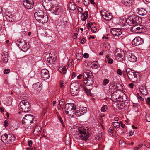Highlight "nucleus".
<instances>
[{
	"label": "nucleus",
	"mask_w": 150,
	"mask_h": 150,
	"mask_svg": "<svg viewBox=\"0 0 150 150\" xmlns=\"http://www.w3.org/2000/svg\"><path fill=\"white\" fill-rule=\"evenodd\" d=\"M22 123L23 127L28 130L30 127H33L37 122L34 116L28 114L25 115L22 120Z\"/></svg>",
	"instance_id": "obj_1"
},
{
	"label": "nucleus",
	"mask_w": 150,
	"mask_h": 150,
	"mask_svg": "<svg viewBox=\"0 0 150 150\" xmlns=\"http://www.w3.org/2000/svg\"><path fill=\"white\" fill-rule=\"evenodd\" d=\"M91 132L89 129L84 128L83 127H79L77 130H76V132L73 134L74 135L75 134H78L80 138L84 140H87L90 136Z\"/></svg>",
	"instance_id": "obj_2"
},
{
	"label": "nucleus",
	"mask_w": 150,
	"mask_h": 150,
	"mask_svg": "<svg viewBox=\"0 0 150 150\" xmlns=\"http://www.w3.org/2000/svg\"><path fill=\"white\" fill-rule=\"evenodd\" d=\"M83 77L84 83L88 86L92 85L94 82V77L92 72L89 70L84 71Z\"/></svg>",
	"instance_id": "obj_3"
},
{
	"label": "nucleus",
	"mask_w": 150,
	"mask_h": 150,
	"mask_svg": "<svg viewBox=\"0 0 150 150\" xmlns=\"http://www.w3.org/2000/svg\"><path fill=\"white\" fill-rule=\"evenodd\" d=\"M142 21V18L137 16H130L126 20V22L129 25L139 24Z\"/></svg>",
	"instance_id": "obj_4"
},
{
	"label": "nucleus",
	"mask_w": 150,
	"mask_h": 150,
	"mask_svg": "<svg viewBox=\"0 0 150 150\" xmlns=\"http://www.w3.org/2000/svg\"><path fill=\"white\" fill-rule=\"evenodd\" d=\"M126 71L128 78L132 81L135 82L137 80L139 75V72H135L134 70L129 68L127 69Z\"/></svg>",
	"instance_id": "obj_5"
},
{
	"label": "nucleus",
	"mask_w": 150,
	"mask_h": 150,
	"mask_svg": "<svg viewBox=\"0 0 150 150\" xmlns=\"http://www.w3.org/2000/svg\"><path fill=\"white\" fill-rule=\"evenodd\" d=\"M76 107L73 104L67 103L65 106V110L66 114L70 116L74 115Z\"/></svg>",
	"instance_id": "obj_6"
},
{
	"label": "nucleus",
	"mask_w": 150,
	"mask_h": 150,
	"mask_svg": "<svg viewBox=\"0 0 150 150\" xmlns=\"http://www.w3.org/2000/svg\"><path fill=\"white\" fill-rule=\"evenodd\" d=\"M19 108L21 111L24 112H28L30 110L29 103L26 100L21 101L19 104Z\"/></svg>",
	"instance_id": "obj_7"
},
{
	"label": "nucleus",
	"mask_w": 150,
	"mask_h": 150,
	"mask_svg": "<svg viewBox=\"0 0 150 150\" xmlns=\"http://www.w3.org/2000/svg\"><path fill=\"white\" fill-rule=\"evenodd\" d=\"M131 26H132L130 29L132 32L137 33L144 32L145 31V27L143 25L138 24Z\"/></svg>",
	"instance_id": "obj_8"
},
{
	"label": "nucleus",
	"mask_w": 150,
	"mask_h": 150,
	"mask_svg": "<svg viewBox=\"0 0 150 150\" xmlns=\"http://www.w3.org/2000/svg\"><path fill=\"white\" fill-rule=\"evenodd\" d=\"M79 85L76 83H73L70 86V92L72 96L76 95L79 92Z\"/></svg>",
	"instance_id": "obj_9"
},
{
	"label": "nucleus",
	"mask_w": 150,
	"mask_h": 150,
	"mask_svg": "<svg viewBox=\"0 0 150 150\" xmlns=\"http://www.w3.org/2000/svg\"><path fill=\"white\" fill-rule=\"evenodd\" d=\"M29 131L33 132V134L35 136L38 135L40 133L41 131V127L40 126H36V124L34 125L33 127H30V129L28 130Z\"/></svg>",
	"instance_id": "obj_10"
},
{
	"label": "nucleus",
	"mask_w": 150,
	"mask_h": 150,
	"mask_svg": "<svg viewBox=\"0 0 150 150\" xmlns=\"http://www.w3.org/2000/svg\"><path fill=\"white\" fill-rule=\"evenodd\" d=\"M15 17L10 13H6L3 16L4 20L11 22H13L15 21Z\"/></svg>",
	"instance_id": "obj_11"
},
{
	"label": "nucleus",
	"mask_w": 150,
	"mask_h": 150,
	"mask_svg": "<svg viewBox=\"0 0 150 150\" xmlns=\"http://www.w3.org/2000/svg\"><path fill=\"white\" fill-rule=\"evenodd\" d=\"M24 6L28 9H30L33 7L34 3L33 0H23Z\"/></svg>",
	"instance_id": "obj_12"
},
{
	"label": "nucleus",
	"mask_w": 150,
	"mask_h": 150,
	"mask_svg": "<svg viewBox=\"0 0 150 150\" xmlns=\"http://www.w3.org/2000/svg\"><path fill=\"white\" fill-rule=\"evenodd\" d=\"M111 33L114 36L116 37L117 38L122 34V31L120 28H113L111 30Z\"/></svg>",
	"instance_id": "obj_13"
},
{
	"label": "nucleus",
	"mask_w": 150,
	"mask_h": 150,
	"mask_svg": "<svg viewBox=\"0 0 150 150\" xmlns=\"http://www.w3.org/2000/svg\"><path fill=\"white\" fill-rule=\"evenodd\" d=\"M41 76L44 80L48 79L50 77L48 71L46 69H42L41 71Z\"/></svg>",
	"instance_id": "obj_14"
},
{
	"label": "nucleus",
	"mask_w": 150,
	"mask_h": 150,
	"mask_svg": "<svg viewBox=\"0 0 150 150\" xmlns=\"http://www.w3.org/2000/svg\"><path fill=\"white\" fill-rule=\"evenodd\" d=\"M45 14V13L43 11L40 10L35 12L34 13V16L36 20L39 22L40 20V19H41V18L44 16Z\"/></svg>",
	"instance_id": "obj_15"
},
{
	"label": "nucleus",
	"mask_w": 150,
	"mask_h": 150,
	"mask_svg": "<svg viewBox=\"0 0 150 150\" xmlns=\"http://www.w3.org/2000/svg\"><path fill=\"white\" fill-rule=\"evenodd\" d=\"M143 43V40L140 37H138L135 38L132 41V44L134 46H138Z\"/></svg>",
	"instance_id": "obj_16"
},
{
	"label": "nucleus",
	"mask_w": 150,
	"mask_h": 150,
	"mask_svg": "<svg viewBox=\"0 0 150 150\" xmlns=\"http://www.w3.org/2000/svg\"><path fill=\"white\" fill-rule=\"evenodd\" d=\"M45 59L48 63L51 64L53 61H54L56 59L52 56L50 53H46L45 55Z\"/></svg>",
	"instance_id": "obj_17"
},
{
	"label": "nucleus",
	"mask_w": 150,
	"mask_h": 150,
	"mask_svg": "<svg viewBox=\"0 0 150 150\" xmlns=\"http://www.w3.org/2000/svg\"><path fill=\"white\" fill-rule=\"evenodd\" d=\"M102 16L105 20H110L112 18V16L110 14L107 13L103 12H101Z\"/></svg>",
	"instance_id": "obj_18"
},
{
	"label": "nucleus",
	"mask_w": 150,
	"mask_h": 150,
	"mask_svg": "<svg viewBox=\"0 0 150 150\" xmlns=\"http://www.w3.org/2000/svg\"><path fill=\"white\" fill-rule=\"evenodd\" d=\"M15 139V136L13 134H9L7 138V140L6 142V144H10L13 142Z\"/></svg>",
	"instance_id": "obj_19"
},
{
	"label": "nucleus",
	"mask_w": 150,
	"mask_h": 150,
	"mask_svg": "<svg viewBox=\"0 0 150 150\" xmlns=\"http://www.w3.org/2000/svg\"><path fill=\"white\" fill-rule=\"evenodd\" d=\"M137 12L139 15L142 16L146 15L147 13L145 9L142 8H138L137 9Z\"/></svg>",
	"instance_id": "obj_20"
},
{
	"label": "nucleus",
	"mask_w": 150,
	"mask_h": 150,
	"mask_svg": "<svg viewBox=\"0 0 150 150\" xmlns=\"http://www.w3.org/2000/svg\"><path fill=\"white\" fill-rule=\"evenodd\" d=\"M122 4L125 6H130L134 3L133 0H122Z\"/></svg>",
	"instance_id": "obj_21"
},
{
	"label": "nucleus",
	"mask_w": 150,
	"mask_h": 150,
	"mask_svg": "<svg viewBox=\"0 0 150 150\" xmlns=\"http://www.w3.org/2000/svg\"><path fill=\"white\" fill-rule=\"evenodd\" d=\"M48 21V18L47 15L45 13L44 15V16L41 18V19H40L39 23H47Z\"/></svg>",
	"instance_id": "obj_22"
},
{
	"label": "nucleus",
	"mask_w": 150,
	"mask_h": 150,
	"mask_svg": "<svg viewBox=\"0 0 150 150\" xmlns=\"http://www.w3.org/2000/svg\"><path fill=\"white\" fill-rule=\"evenodd\" d=\"M57 25L61 28H64L66 24L63 20H58L57 22Z\"/></svg>",
	"instance_id": "obj_23"
},
{
	"label": "nucleus",
	"mask_w": 150,
	"mask_h": 150,
	"mask_svg": "<svg viewBox=\"0 0 150 150\" xmlns=\"http://www.w3.org/2000/svg\"><path fill=\"white\" fill-rule=\"evenodd\" d=\"M17 44H18V46L20 48H22L23 46L25 45L27 43H26L24 41L22 40H19L17 41Z\"/></svg>",
	"instance_id": "obj_24"
},
{
	"label": "nucleus",
	"mask_w": 150,
	"mask_h": 150,
	"mask_svg": "<svg viewBox=\"0 0 150 150\" xmlns=\"http://www.w3.org/2000/svg\"><path fill=\"white\" fill-rule=\"evenodd\" d=\"M69 8L70 10L74 11L76 9V6L73 2H71L69 4Z\"/></svg>",
	"instance_id": "obj_25"
},
{
	"label": "nucleus",
	"mask_w": 150,
	"mask_h": 150,
	"mask_svg": "<svg viewBox=\"0 0 150 150\" xmlns=\"http://www.w3.org/2000/svg\"><path fill=\"white\" fill-rule=\"evenodd\" d=\"M128 59L129 61L132 62H135L137 60V57L132 54L131 56H128Z\"/></svg>",
	"instance_id": "obj_26"
},
{
	"label": "nucleus",
	"mask_w": 150,
	"mask_h": 150,
	"mask_svg": "<svg viewBox=\"0 0 150 150\" xmlns=\"http://www.w3.org/2000/svg\"><path fill=\"white\" fill-rule=\"evenodd\" d=\"M140 91L142 94L146 95L147 94V91L146 87L144 86H141L139 88Z\"/></svg>",
	"instance_id": "obj_27"
},
{
	"label": "nucleus",
	"mask_w": 150,
	"mask_h": 150,
	"mask_svg": "<svg viewBox=\"0 0 150 150\" xmlns=\"http://www.w3.org/2000/svg\"><path fill=\"white\" fill-rule=\"evenodd\" d=\"M81 108H76V109L75 111L74 114L78 116H80L82 115V112Z\"/></svg>",
	"instance_id": "obj_28"
},
{
	"label": "nucleus",
	"mask_w": 150,
	"mask_h": 150,
	"mask_svg": "<svg viewBox=\"0 0 150 150\" xmlns=\"http://www.w3.org/2000/svg\"><path fill=\"white\" fill-rule=\"evenodd\" d=\"M52 8L53 11V13L54 14L58 15L60 12H61V10L59 9L58 7H57L55 8L53 7Z\"/></svg>",
	"instance_id": "obj_29"
},
{
	"label": "nucleus",
	"mask_w": 150,
	"mask_h": 150,
	"mask_svg": "<svg viewBox=\"0 0 150 150\" xmlns=\"http://www.w3.org/2000/svg\"><path fill=\"white\" fill-rule=\"evenodd\" d=\"M67 69V67L63 66L60 67L59 68V71L63 74H65L66 73Z\"/></svg>",
	"instance_id": "obj_30"
},
{
	"label": "nucleus",
	"mask_w": 150,
	"mask_h": 150,
	"mask_svg": "<svg viewBox=\"0 0 150 150\" xmlns=\"http://www.w3.org/2000/svg\"><path fill=\"white\" fill-rule=\"evenodd\" d=\"M8 136L6 133H5L3 134L1 137V139L2 142L5 143H6V142L7 140V138Z\"/></svg>",
	"instance_id": "obj_31"
},
{
	"label": "nucleus",
	"mask_w": 150,
	"mask_h": 150,
	"mask_svg": "<svg viewBox=\"0 0 150 150\" xmlns=\"http://www.w3.org/2000/svg\"><path fill=\"white\" fill-rule=\"evenodd\" d=\"M88 13L87 11H86L83 13L81 16V18L83 21H85L88 18Z\"/></svg>",
	"instance_id": "obj_32"
},
{
	"label": "nucleus",
	"mask_w": 150,
	"mask_h": 150,
	"mask_svg": "<svg viewBox=\"0 0 150 150\" xmlns=\"http://www.w3.org/2000/svg\"><path fill=\"white\" fill-rule=\"evenodd\" d=\"M33 86L35 89L38 90V91L42 89L41 84L39 82H38L35 84H34Z\"/></svg>",
	"instance_id": "obj_33"
},
{
	"label": "nucleus",
	"mask_w": 150,
	"mask_h": 150,
	"mask_svg": "<svg viewBox=\"0 0 150 150\" xmlns=\"http://www.w3.org/2000/svg\"><path fill=\"white\" fill-rule=\"evenodd\" d=\"M106 58L105 60L106 61H107L108 63L110 64H112L113 62V60L110 58V57L109 55L106 56Z\"/></svg>",
	"instance_id": "obj_34"
},
{
	"label": "nucleus",
	"mask_w": 150,
	"mask_h": 150,
	"mask_svg": "<svg viewBox=\"0 0 150 150\" xmlns=\"http://www.w3.org/2000/svg\"><path fill=\"white\" fill-rule=\"evenodd\" d=\"M120 50L119 49H117L116 50L115 55L117 56V57L121 58L122 56V54L121 53Z\"/></svg>",
	"instance_id": "obj_35"
},
{
	"label": "nucleus",
	"mask_w": 150,
	"mask_h": 150,
	"mask_svg": "<svg viewBox=\"0 0 150 150\" xmlns=\"http://www.w3.org/2000/svg\"><path fill=\"white\" fill-rule=\"evenodd\" d=\"M125 104L123 103H119L117 105V108L120 109H122L125 107Z\"/></svg>",
	"instance_id": "obj_36"
},
{
	"label": "nucleus",
	"mask_w": 150,
	"mask_h": 150,
	"mask_svg": "<svg viewBox=\"0 0 150 150\" xmlns=\"http://www.w3.org/2000/svg\"><path fill=\"white\" fill-rule=\"evenodd\" d=\"M119 144L120 147L122 148L125 147L126 145H127V144L125 142L121 140H120L119 141Z\"/></svg>",
	"instance_id": "obj_37"
},
{
	"label": "nucleus",
	"mask_w": 150,
	"mask_h": 150,
	"mask_svg": "<svg viewBox=\"0 0 150 150\" xmlns=\"http://www.w3.org/2000/svg\"><path fill=\"white\" fill-rule=\"evenodd\" d=\"M20 49L23 51L26 52L28 49V47L26 45H25L23 46Z\"/></svg>",
	"instance_id": "obj_38"
},
{
	"label": "nucleus",
	"mask_w": 150,
	"mask_h": 150,
	"mask_svg": "<svg viewBox=\"0 0 150 150\" xmlns=\"http://www.w3.org/2000/svg\"><path fill=\"white\" fill-rule=\"evenodd\" d=\"M84 89L86 93L88 95L91 96L92 95V94L91 92V89H87L86 87H84Z\"/></svg>",
	"instance_id": "obj_39"
},
{
	"label": "nucleus",
	"mask_w": 150,
	"mask_h": 150,
	"mask_svg": "<svg viewBox=\"0 0 150 150\" xmlns=\"http://www.w3.org/2000/svg\"><path fill=\"white\" fill-rule=\"evenodd\" d=\"M117 84L114 82H112L110 83V86L113 87L115 89H117Z\"/></svg>",
	"instance_id": "obj_40"
},
{
	"label": "nucleus",
	"mask_w": 150,
	"mask_h": 150,
	"mask_svg": "<svg viewBox=\"0 0 150 150\" xmlns=\"http://www.w3.org/2000/svg\"><path fill=\"white\" fill-rule=\"evenodd\" d=\"M81 111L82 112V115L86 112L87 111V108L86 107H84V108H81Z\"/></svg>",
	"instance_id": "obj_41"
},
{
	"label": "nucleus",
	"mask_w": 150,
	"mask_h": 150,
	"mask_svg": "<svg viewBox=\"0 0 150 150\" xmlns=\"http://www.w3.org/2000/svg\"><path fill=\"white\" fill-rule=\"evenodd\" d=\"M113 125L114 127L116 128H119L120 127V123L118 122H113Z\"/></svg>",
	"instance_id": "obj_42"
},
{
	"label": "nucleus",
	"mask_w": 150,
	"mask_h": 150,
	"mask_svg": "<svg viewBox=\"0 0 150 150\" xmlns=\"http://www.w3.org/2000/svg\"><path fill=\"white\" fill-rule=\"evenodd\" d=\"M107 108H108L107 106L106 105H104L101 107V111L104 112L106 111Z\"/></svg>",
	"instance_id": "obj_43"
},
{
	"label": "nucleus",
	"mask_w": 150,
	"mask_h": 150,
	"mask_svg": "<svg viewBox=\"0 0 150 150\" xmlns=\"http://www.w3.org/2000/svg\"><path fill=\"white\" fill-rule=\"evenodd\" d=\"M64 104V100L63 99H61L59 101V105L60 106H62Z\"/></svg>",
	"instance_id": "obj_44"
},
{
	"label": "nucleus",
	"mask_w": 150,
	"mask_h": 150,
	"mask_svg": "<svg viewBox=\"0 0 150 150\" xmlns=\"http://www.w3.org/2000/svg\"><path fill=\"white\" fill-rule=\"evenodd\" d=\"M109 80L108 79H104L103 81V84L104 86L106 85L109 82Z\"/></svg>",
	"instance_id": "obj_45"
},
{
	"label": "nucleus",
	"mask_w": 150,
	"mask_h": 150,
	"mask_svg": "<svg viewBox=\"0 0 150 150\" xmlns=\"http://www.w3.org/2000/svg\"><path fill=\"white\" fill-rule=\"evenodd\" d=\"M4 57H3V61L4 62V63H7L8 61V58L6 57L5 56H4Z\"/></svg>",
	"instance_id": "obj_46"
},
{
	"label": "nucleus",
	"mask_w": 150,
	"mask_h": 150,
	"mask_svg": "<svg viewBox=\"0 0 150 150\" xmlns=\"http://www.w3.org/2000/svg\"><path fill=\"white\" fill-rule=\"evenodd\" d=\"M142 146H143V144H140L138 146L135 147L134 150H138L139 149L141 148Z\"/></svg>",
	"instance_id": "obj_47"
},
{
	"label": "nucleus",
	"mask_w": 150,
	"mask_h": 150,
	"mask_svg": "<svg viewBox=\"0 0 150 150\" xmlns=\"http://www.w3.org/2000/svg\"><path fill=\"white\" fill-rule=\"evenodd\" d=\"M58 118L60 122L63 125L64 123V122L62 117L58 115Z\"/></svg>",
	"instance_id": "obj_48"
},
{
	"label": "nucleus",
	"mask_w": 150,
	"mask_h": 150,
	"mask_svg": "<svg viewBox=\"0 0 150 150\" xmlns=\"http://www.w3.org/2000/svg\"><path fill=\"white\" fill-rule=\"evenodd\" d=\"M146 119L148 122H150V113L146 115Z\"/></svg>",
	"instance_id": "obj_49"
},
{
	"label": "nucleus",
	"mask_w": 150,
	"mask_h": 150,
	"mask_svg": "<svg viewBox=\"0 0 150 150\" xmlns=\"http://www.w3.org/2000/svg\"><path fill=\"white\" fill-rule=\"evenodd\" d=\"M72 60L71 59H69V60L68 62V66L70 67L72 66Z\"/></svg>",
	"instance_id": "obj_50"
},
{
	"label": "nucleus",
	"mask_w": 150,
	"mask_h": 150,
	"mask_svg": "<svg viewBox=\"0 0 150 150\" xmlns=\"http://www.w3.org/2000/svg\"><path fill=\"white\" fill-rule=\"evenodd\" d=\"M83 3L86 6L88 5L89 3L88 0H84Z\"/></svg>",
	"instance_id": "obj_51"
},
{
	"label": "nucleus",
	"mask_w": 150,
	"mask_h": 150,
	"mask_svg": "<svg viewBox=\"0 0 150 150\" xmlns=\"http://www.w3.org/2000/svg\"><path fill=\"white\" fill-rule=\"evenodd\" d=\"M137 96L138 98H139L141 100H143L144 99L138 93H137Z\"/></svg>",
	"instance_id": "obj_52"
},
{
	"label": "nucleus",
	"mask_w": 150,
	"mask_h": 150,
	"mask_svg": "<svg viewBox=\"0 0 150 150\" xmlns=\"http://www.w3.org/2000/svg\"><path fill=\"white\" fill-rule=\"evenodd\" d=\"M96 28L95 27H93L91 28V31L93 33H95L96 31Z\"/></svg>",
	"instance_id": "obj_53"
},
{
	"label": "nucleus",
	"mask_w": 150,
	"mask_h": 150,
	"mask_svg": "<svg viewBox=\"0 0 150 150\" xmlns=\"http://www.w3.org/2000/svg\"><path fill=\"white\" fill-rule=\"evenodd\" d=\"M146 103L149 105L150 106V97H148L147 98L146 100Z\"/></svg>",
	"instance_id": "obj_54"
},
{
	"label": "nucleus",
	"mask_w": 150,
	"mask_h": 150,
	"mask_svg": "<svg viewBox=\"0 0 150 150\" xmlns=\"http://www.w3.org/2000/svg\"><path fill=\"white\" fill-rule=\"evenodd\" d=\"M10 71V70L9 69H5L4 70V73L5 74H7Z\"/></svg>",
	"instance_id": "obj_55"
},
{
	"label": "nucleus",
	"mask_w": 150,
	"mask_h": 150,
	"mask_svg": "<svg viewBox=\"0 0 150 150\" xmlns=\"http://www.w3.org/2000/svg\"><path fill=\"white\" fill-rule=\"evenodd\" d=\"M93 67L95 68H97L99 67V65L97 64H92Z\"/></svg>",
	"instance_id": "obj_56"
},
{
	"label": "nucleus",
	"mask_w": 150,
	"mask_h": 150,
	"mask_svg": "<svg viewBox=\"0 0 150 150\" xmlns=\"http://www.w3.org/2000/svg\"><path fill=\"white\" fill-rule=\"evenodd\" d=\"M117 73L120 75H122V72L121 70L120 69H118L117 71Z\"/></svg>",
	"instance_id": "obj_57"
},
{
	"label": "nucleus",
	"mask_w": 150,
	"mask_h": 150,
	"mask_svg": "<svg viewBox=\"0 0 150 150\" xmlns=\"http://www.w3.org/2000/svg\"><path fill=\"white\" fill-rule=\"evenodd\" d=\"M78 10L79 13V14H81V13L82 12V11H83V9L81 7H79L78 8Z\"/></svg>",
	"instance_id": "obj_58"
},
{
	"label": "nucleus",
	"mask_w": 150,
	"mask_h": 150,
	"mask_svg": "<svg viewBox=\"0 0 150 150\" xmlns=\"http://www.w3.org/2000/svg\"><path fill=\"white\" fill-rule=\"evenodd\" d=\"M64 82L63 81H62L60 83V88L62 89L63 88V86H64Z\"/></svg>",
	"instance_id": "obj_59"
},
{
	"label": "nucleus",
	"mask_w": 150,
	"mask_h": 150,
	"mask_svg": "<svg viewBox=\"0 0 150 150\" xmlns=\"http://www.w3.org/2000/svg\"><path fill=\"white\" fill-rule=\"evenodd\" d=\"M89 57V55L87 53H85L83 55V57L84 58H87Z\"/></svg>",
	"instance_id": "obj_60"
},
{
	"label": "nucleus",
	"mask_w": 150,
	"mask_h": 150,
	"mask_svg": "<svg viewBox=\"0 0 150 150\" xmlns=\"http://www.w3.org/2000/svg\"><path fill=\"white\" fill-rule=\"evenodd\" d=\"M4 125L5 126H7L8 125V121L7 120L5 121L4 122Z\"/></svg>",
	"instance_id": "obj_61"
},
{
	"label": "nucleus",
	"mask_w": 150,
	"mask_h": 150,
	"mask_svg": "<svg viewBox=\"0 0 150 150\" xmlns=\"http://www.w3.org/2000/svg\"><path fill=\"white\" fill-rule=\"evenodd\" d=\"M93 25V23L91 22H90L89 23L87 27L88 29H89L90 28L91 26Z\"/></svg>",
	"instance_id": "obj_62"
},
{
	"label": "nucleus",
	"mask_w": 150,
	"mask_h": 150,
	"mask_svg": "<svg viewBox=\"0 0 150 150\" xmlns=\"http://www.w3.org/2000/svg\"><path fill=\"white\" fill-rule=\"evenodd\" d=\"M86 42V40L84 39V38H83L82 40L81 41V44H84V43Z\"/></svg>",
	"instance_id": "obj_63"
},
{
	"label": "nucleus",
	"mask_w": 150,
	"mask_h": 150,
	"mask_svg": "<svg viewBox=\"0 0 150 150\" xmlns=\"http://www.w3.org/2000/svg\"><path fill=\"white\" fill-rule=\"evenodd\" d=\"M28 144L29 146H31L32 144V141L31 140L29 141L28 142Z\"/></svg>",
	"instance_id": "obj_64"
}]
</instances>
